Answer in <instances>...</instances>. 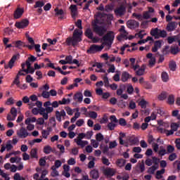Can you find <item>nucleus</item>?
<instances>
[{
    "mask_svg": "<svg viewBox=\"0 0 180 180\" xmlns=\"http://www.w3.org/2000/svg\"><path fill=\"white\" fill-rule=\"evenodd\" d=\"M82 41V30L76 29L73 32L72 37H68L66 39L65 43L67 46H78V43Z\"/></svg>",
    "mask_w": 180,
    "mask_h": 180,
    "instance_id": "1",
    "label": "nucleus"
},
{
    "mask_svg": "<svg viewBox=\"0 0 180 180\" xmlns=\"http://www.w3.org/2000/svg\"><path fill=\"white\" fill-rule=\"evenodd\" d=\"M98 23H99V20L98 19H95L92 21L91 26L93 32H94L96 34H98V36H103V34L106 33V28L103 26L98 25Z\"/></svg>",
    "mask_w": 180,
    "mask_h": 180,
    "instance_id": "2",
    "label": "nucleus"
},
{
    "mask_svg": "<svg viewBox=\"0 0 180 180\" xmlns=\"http://www.w3.org/2000/svg\"><path fill=\"white\" fill-rule=\"evenodd\" d=\"M115 39V35L112 32H110L107 33L103 37V45L107 46L108 50L112 47V44L113 43V40Z\"/></svg>",
    "mask_w": 180,
    "mask_h": 180,
    "instance_id": "3",
    "label": "nucleus"
},
{
    "mask_svg": "<svg viewBox=\"0 0 180 180\" xmlns=\"http://www.w3.org/2000/svg\"><path fill=\"white\" fill-rule=\"evenodd\" d=\"M150 34L155 39H161V38L162 39H165V37H167V31H165L164 30H160L157 27L156 28H153L150 30Z\"/></svg>",
    "mask_w": 180,
    "mask_h": 180,
    "instance_id": "4",
    "label": "nucleus"
},
{
    "mask_svg": "<svg viewBox=\"0 0 180 180\" xmlns=\"http://www.w3.org/2000/svg\"><path fill=\"white\" fill-rule=\"evenodd\" d=\"M102 50H103V46L93 44L89 49H87L86 53L88 54H95V53H98V51H102Z\"/></svg>",
    "mask_w": 180,
    "mask_h": 180,
    "instance_id": "5",
    "label": "nucleus"
},
{
    "mask_svg": "<svg viewBox=\"0 0 180 180\" xmlns=\"http://www.w3.org/2000/svg\"><path fill=\"white\" fill-rule=\"evenodd\" d=\"M19 58H20V54L17 53L15 55H13L11 59L9 60L8 65H4V68L6 70H8V68H11V70H12V68H13V64H15V61H16V60H19Z\"/></svg>",
    "mask_w": 180,
    "mask_h": 180,
    "instance_id": "6",
    "label": "nucleus"
},
{
    "mask_svg": "<svg viewBox=\"0 0 180 180\" xmlns=\"http://www.w3.org/2000/svg\"><path fill=\"white\" fill-rule=\"evenodd\" d=\"M17 136L20 139H26L31 136L30 133H28L27 129L25 127H21L19 130L17 131Z\"/></svg>",
    "mask_w": 180,
    "mask_h": 180,
    "instance_id": "7",
    "label": "nucleus"
},
{
    "mask_svg": "<svg viewBox=\"0 0 180 180\" xmlns=\"http://www.w3.org/2000/svg\"><path fill=\"white\" fill-rule=\"evenodd\" d=\"M65 116H67V114L65 113V111L64 110H61L60 111H58V110L56 111V117L58 122H61V120H65Z\"/></svg>",
    "mask_w": 180,
    "mask_h": 180,
    "instance_id": "8",
    "label": "nucleus"
},
{
    "mask_svg": "<svg viewBox=\"0 0 180 180\" xmlns=\"http://www.w3.org/2000/svg\"><path fill=\"white\" fill-rule=\"evenodd\" d=\"M15 26L17 29H25L29 26V20L25 19L20 22H15Z\"/></svg>",
    "mask_w": 180,
    "mask_h": 180,
    "instance_id": "9",
    "label": "nucleus"
},
{
    "mask_svg": "<svg viewBox=\"0 0 180 180\" xmlns=\"http://www.w3.org/2000/svg\"><path fill=\"white\" fill-rule=\"evenodd\" d=\"M127 26L129 29H137L140 23L134 20H129L127 22Z\"/></svg>",
    "mask_w": 180,
    "mask_h": 180,
    "instance_id": "10",
    "label": "nucleus"
},
{
    "mask_svg": "<svg viewBox=\"0 0 180 180\" xmlns=\"http://www.w3.org/2000/svg\"><path fill=\"white\" fill-rule=\"evenodd\" d=\"M96 95H98V96H102L103 99H108V98H110V93H103V90H102V89H96Z\"/></svg>",
    "mask_w": 180,
    "mask_h": 180,
    "instance_id": "11",
    "label": "nucleus"
},
{
    "mask_svg": "<svg viewBox=\"0 0 180 180\" xmlns=\"http://www.w3.org/2000/svg\"><path fill=\"white\" fill-rule=\"evenodd\" d=\"M114 12L116 16H123V15L126 13V8L124 7V6L122 5L120 7L117 8L115 10H114Z\"/></svg>",
    "mask_w": 180,
    "mask_h": 180,
    "instance_id": "12",
    "label": "nucleus"
},
{
    "mask_svg": "<svg viewBox=\"0 0 180 180\" xmlns=\"http://www.w3.org/2000/svg\"><path fill=\"white\" fill-rule=\"evenodd\" d=\"M115 173L116 172L115 171V169L110 167H107L106 169H104L103 170V174L105 176H113V175H115Z\"/></svg>",
    "mask_w": 180,
    "mask_h": 180,
    "instance_id": "13",
    "label": "nucleus"
},
{
    "mask_svg": "<svg viewBox=\"0 0 180 180\" xmlns=\"http://www.w3.org/2000/svg\"><path fill=\"white\" fill-rule=\"evenodd\" d=\"M83 99H84V95H82V93L81 92H77L73 96V100L75 101V102H77L78 103H81Z\"/></svg>",
    "mask_w": 180,
    "mask_h": 180,
    "instance_id": "14",
    "label": "nucleus"
},
{
    "mask_svg": "<svg viewBox=\"0 0 180 180\" xmlns=\"http://www.w3.org/2000/svg\"><path fill=\"white\" fill-rule=\"evenodd\" d=\"M162 45V40H158L154 42L153 47L152 48L153 53H157L159 49H161V46Z\"/></svg>",
    "mask_w": 180,
    "mask_h": 180,
    "instance_id": "15",
    "label": "nucleus"
},
{
    "mask_svg": "<svg viewBox=\"0 0 180 180\" xmlns=\"http://www.w3.org/2000/svg\"><path fill=\"white\" fill-rule=\"evenodd\" d=\"M26 66L27 69L24 70V72H25V74H33L34 72L36 69L32 68V63L29 61H26Z\"/></svg>",
    "mask_w": 180,
    "mask_h": 180,
    "instance_id": "16",
    "label": "nucleus"
},
{
    "mask_svg": "<svg viewBox=\"0 0 180 180\" xmlns=\"http://www.w3.org/2000/svg\"><path fill=\"white\" fill-rule=\"evenodd\" d=\"M146 68H147V66L146 65H142L141 67L138 70H135L136 75L139 77H141V75H144L146 72Z\"/></svg>",
    "mask_w": 180,
    "mask_h": 180,
    "instance_id": "17",
    "label": "nucleus"
},
{
    "mask_svg": "<svg viewBox=\"0 0 180 180\" xmlns=\"http://www.w3.org/2000/svg\"><path fill=\"white\" fill-rule=\"evenodd\" d=\"M53 130V129L51 127H48L46 129H43L41 131V136L43 139H47L49 136L50 135V132Z\"/></svg>",
    "mask_w": 180,
    "mask_h": 180,
    "instance_id": "18",
    "label": "nucleus"
},
{
    "mask_svg": "<svg viewBox=\"0 0 180 180\" xmlns=\"http://www.w3.org/2000/svg\"><path fill=\"white\" fill-rule=\"evenodd\" d=\"M70 10L71 12L72 18H75L78 13V8H77V5L72 4L70 6Z\"/></svg>",
    "mask_w": 180,
    "mask_h": 180,
    "instance_id": "19",
    "label": "nucleus"
},
{
    "mask_svg": "<svg viewBox=\"0 0 180 180\" xmlns=\"http://www.w3.org/2000/svg\"><path fill=\"white\" fill-rule=\"evenodd\" d=\"M24 10L23 8H18L14 12V18L15 19H19L23 15Z\"/></svg>",
    "mask_w": 180,
    "mask_h": 180,
    "instance_id": "20",
    "label": "nucleus"
},
{
    "mask_svg": "<svg viewBox=\"0 0 180 180\" xmlns=\"http://www.w3.org/2000/svg\"><path fill=\"white\" fill-rule=\"evenodd\" d=\"M176 25L175 22H169L166 27L167 32H174V30L176 29Z\"/></svg>",
    "mask_w": 180,
    "mask_h": 180,
    "instance_id": "21",
    "label": "nucleus"
},
{
    "mask_svg": "<svg viewBox=\"0 0 180 180\" xmlns=\"http://www.w3.org/2000/svg\"><path fill=\"white\" fill-rule=\"evenodd\" d=\"M90 176L93 179H98V178H99V170L96 169H94L93 170H91L90 172Z\"/></svg>",
    "mask_w": 180,
    "mask_h": 180,
    "instance_id": "22",
    "label": "nucleus"
},
{
    "mask_svg": "<svg viewBox=\"0 0 180 180\" xmlns=\"http://www.w3.org/2000/svg\"><path fill=\"white\" fill-rule=\"evenodd\" d=\"M120 32L121 33V37H123L124 39H127V36H129V32L125 30L124 25L121 26Z\"/></svg>",
    "mask_w": 180,
    "mask_h": 180,
    "instance_id": "23",
    "label": "nucleus"
},
{
    "mask_svg": "<svg viewBox=\"0 0 180 180\" xmlns=\"http://www.w3.org/2000/svg\"><path fill=\"white\" fill-rule=\"evenodd\" d=\"M129 61L131 63V68H132L134 71H136V70H138V68H140V65H134L136 63V58H131L129 59Z\"/></svg>",
    "mask_w": 180,
    "mask_h": 180,
    "instance_id": "24",
    "label": "nucleus"
},
{
    "mask_svg": "<svg viewBox=\"0 0 180 180\" xmlns=\"http://www.w3.org/2000/svg\"><path fill=\"white\" fill-rule=\"evenodd\" d=\"M30 155L31 158H35L37 160L39 158V155H37V148H34L31 149Z\"/></svg>",
    "mask_w": 180,
    "mask_h": 180,
    "instance_id": "25",
    "label": "nucleus"
},
{
    "mask_svg": "<svg viewBox=\"0 0 180 180\" xmlns=\"http://www.w3.org/2000/svg\"><path fill=\"white\" fill-rule=\"evenodd\" d=\"M75 141L76 142V143L77 144V146H80L82 147V148H84V147H85V146H88V141H82V140H77L75 139Z\"/></svg>",
    "mask_w": 180,
    "mask_h": 180,
    "instance_id": "26",
    "label": "nucleus"
},
{
    "mask_svg": "<svg viewBox=\"0 0 180 180\" xmlns=\"http://www.w3.org/2000/svg\"><path fill=\"white\" fill-rule=\"evenodd\" d=\"M129 78H130V74H129V72H122V77H121V81H122V82H126L127 79H129Z\"/></svg>",
    "mask_w": 180,
    "mask_h": 180,
    "instance_id": "27",
    "label": "nucleus"
},
{
    "mask_svg": "<svg viewBox=\"0 0 180 180\" xmlns=\"http://www.w3.org/2000/svg\"><path fill=\"white\" fill-rule=\"evenodd\" d=\"M169 68L171 71H176V63L174 60H170L169 63Z\"/></svg>",
    "mask_w": 180,
    "mask_h": 180,
    "instance_id": "28",
    "label": "nucleus"
},
{
    "mask_svg": "<svg viewBox=\"0 0 180 180\" xmlns=\"http://www.w3.org/2000/svg\"><path fill=\"white\" fill-rule=\"evenodd\" d=\"M147 105H148V102L144 98H142L139 103V105L141 106V109H146Z\"/></svg>",
    "mask_w": 180,
    "mask_h": 180,
    "instance_id": "29",
    "label": "nucleus"
},
{
    "mask_svg": "<svg viewBox=\"0 0 180 180\" xmlns=\"http://www.w3.org/2000/svg\"><path fill=\"white\" fill-rule=\"evenodd\" d=\"M84 34L86 36V37H88V39H92V37H94V32H92V30H91L90 28H88L86 30Z\"/></svg>",
    "mask_w": 180,
    "mask_h": 180,
    "instance_id": "30",
    "label": "nucleus"
},
{
    "mask_svg": "<svg viewBox=\"0 0 180 180\" xmlns=\"http://www.w3.org/2000/svg\"><path fill=\"white\" fill-rule=\"evenodd\" d=\"M163 174H165V169H162L156 172V179H162Z\"/></svg>",
    "mask_w": 180,
    "mask_h": 180,
    "instance_id": "31",
    "label": "nucleus"
},
{
    "mask_svg": "<svg viewBox=\"0 0 180 180\" xmlns=\"http://www.w3.org/2000/svg\"><path fill=\"white\" fill-rule=\"evenodd\" d=\"M126 164V160L124 159H117L116 161V165H117V167H124Z\"/></svg>",
    "mask_w": 180,
    "mask_h": 180,
    "instance_id": "32",
    "label": "nucleus"
},
{
    "mask_svg": "<svg viewBox=\"0 0 180 180\" xmlns=\"http://www.w3.org/2000/svg\"><path fill=\"white\" fill-rule=\"evenodd\" d=\"M167 96L168 94H167V92L165 91H163L158 96V99L159 101H165V99H167Z\"/></svg>",
    "mask_w": 180,
    "mask_h": 180,
    "instance_id": "33",
    "label": "nucleus"
},
{
    "mask_svg": "<svg viewBox=\"0 0 180 180\" xmlns=\"http://www.w3.org/2000/svg\"><path fill=\"white\" fill-rule=\"evenodd\" d=\"M20 161H22V158L13 157L10 158V162H11V164H14V162L19 164Z\"/></svg>",
    "mask_w": 180,
    "mask_h": 180,
    "instance_id": "34",
    "label": "nucleus"
},
{
    "mask_svg": "<svg viewBox=\"0 0 180 180\" xmlns=\"http://www.w3.org/2000/svg\"><path fill=\"white\" fill-rule=\"evenodd\" d=\"M13 44L14 47H16V49H20L23 46V41L18 40L13 41Z\"/></svg>",
    "mask_w": 180,
    "mask_h": 180,
    "instance_id": "35",
    "label": "nucleus"
},
{
    "mask_svg": "<svg viewBox=\"0 0 180 180\" xmlns=\"http://www.w3.org/2000/svg\"><path fill=\"white\" fill-rule=\"evenodd\" d=\"M169 105H174L175 103V96L173 94H170L167 98Z\"/></svg>",
    "mask_w": 180,
    "mask_h": 180,
    "instance_id": "36",
    "label": "nucleus"
},
{
    "mask_svg": "<svg viewBox=\"0 0 180 180\" xmlns=\"http://www.w3.org/2000/svg\"><path fill=\"white\" fill-rule=\"evenodd\" d=\"M156 169H158V166L153 165L152 167H149L148 172V174H151L153 175L155 172Z\"/></svg>",
    "mask_w": 180,
    "mask_h": 180,
    "instance_id": "37",
    "label": "nucleus"
},
{
    "mask_svg": "<svg viewBox=\"0 0 180 180\" xmlns=\"http://www.w3.org/2000/svg\"><path fill=\"white\" fill-rule=\"evenodd\" d=\"M37 119L34 117H30V118H27L25 121V124H29V123H34Z\"/></svg>",
    "mask_w": 180,
    "mask_h": 180,
    "instance_id": "38",
    "label": "nucleus"
},
{
    "mask_svg": "<svg viewBox=\"0 0 180 180\" xmlns=\"http://www.w3.org/2000/svg\"><path fill=\"white\" fill-rule=\"evenodd\" d=\"M162 79L163 82H167V81L169 79V77L168 76V73L163 72L162 73Z\"/></svg>",
    "mask_w": 180,
    "mask_h": 180,
    "instance_id": "39",
    "label": "nucleus"
},
{
    "mask_svg": "<svg viewBox=\"0 0 180 180\" xmlns=\"http://www.w3.org/2000/svg\"><path fill=\"white\" fill-rule=\"evenodd\" d=\"M155 58H152L151 59H149L148 60V67L150 68H153V67H154V65H155Z\"/></svg>",
    "mask_w": 180,
    "mask_h": 180,
    "instance_id": "40",
    "label": "nucleus"
},
{
    "mask_svg": "<svg viewBox=\"0 0 180 180\" xmlns=\"http://www.w3.org/2000/svg\"><path fill=\"white\" fill-rule=\"evenodd\" d=\"M52 172H51V176H53V178L56 176H58L59 174H58V171H57V169H56L55 167H51Z\"/></svg>",
    "mask_w": 180,
    "mask_h": 180,
    "instance_id": "41",
    "label": "nucleus"
},
{
    "mask_svg": "<svg viewBox=\"0 0 180 180\" xmlns=\"http://www.w3.org/2000/svg\"><path fill=\"white\" fill-rule=\"evenodd\" d=\"M62 164L63 163L61 162V160H55L54 165L52 166V168H56L57 169L58 168H60V167H61Z\"/></svg>",
    "mask_w": 180,
    "mask_h": 180,
    "instance_id": "42",
    "label": "nucleus"
},
{
    "mask_svg": "<svg viewBox=\"0 0 180 180\" xmlns=\"http://www.w3.org/2000/svg\"><path fill=\"white\" fill-rule=\"evenodd\" d=\"M44 6V2L43 1H36L35 5L34 6V8L36 9L37 8H43Z\"/></svg>",
    "mask_w": 180,
    "mask_h": 180,
    "instance_id": "43",
    "label": "nucleus"
},
{
    "mask_svg": "<svg viewBox=\"0 0 180 180\" xmlns=\"http://www.w3.org/2000/svg\"><path fill=\"white\" fill-rule=\"evenodd\" d=\"M89 117L91 119H96V117H98V113L94 111H90L89 112Z\"/></svg>",
    "mask_w": 180,
    "mask_h": 180,
    "instance_id": "44",
    "label": "nucleus"
},
{
    "mask_svg": "<svg viewBox=\"0 0 180 180\" xmlns=\"http://www.w3.org/2000/svg\"><path fill=\"white\" fill-rule=\"evenodd\" d=\"M51 151H52V149H51V146H46L44 148V153L45 154H50Z\"/></svg>",
    "mask_w": 180,
    "mask_h": 180,
    "instance_id": "45",
    "label": "nucleus"
},
{
    "mask_svg": "<svg viewBox=\"0 0 180 180\" xmlns=\"http://www.w3.org/2000/svg\"><path fill=\"white\" fill-rule=\"evenodd\" d=\"M11 114L14 117H16V116H18V110L16 109V108L15 107L11 108Z\"/></svg>",
    "mask_w": 180,
    "mask_h": 180,
    "instance_id": "46",
    "label": "nucleus"
},
{
    "mask_svg": "<svg viewBox=\"0 0 180 180\" xmlns=\"http://www.w3.org/2000/svg\"><path fill=\"white\" fill-rule=\"evenodd\" d=\"M174 41H176V36L175 37H169L167 38V42L169 44H172Z\"/></svg>",
    "mask_w": 180,
    "mask_h": 180,
    "instance_id": "47",
    "label": "nucleus"
},
{
    "mask_svg": "<svg viewBox=\"0 0 180 180\" xmlns=\"http://www.w3.org/2000/svg\"><path fill=\"white\" fill-rule=\"evenodd\" d=\"M71 101L70 98L66 99L65 98H63L62 101H59L60 105H67V103H70Z\"/></svg>",
    "mask_w": 180,
    "mask_h": 180,
    "instance_id": "48",
    "label": "nucleus"
},
{
    "mask_svg": "<svg viewBox=\"0 0 180 180\" xmlns=\"http://www.w3.org/2000/svg\"><path fill=\"white\" fill-rule=\"evenodd\" d=\"M178 127H179V124L175 122L171 124V129L173 131H176V130H178Z\"/></svg>",
    "mask_w": 180,
    "mask_h": 180,
    "instance_id": "49",
    "label": "nucleus"
},
{
    "mask_svg": "<svg viewBox=\"0 0 180 180\" xmlns=\"http://www.w3.org/2000/svg\"><path fill=\"white\" fill-rule=\"evenodd\" d=\"M158 154L161 156L165 155V154H167V150H165L164 147L160 146V150L158 151Z\"/></svg>",
    "mask_w": 180,
    "mask_h": 180,
    "instance_id": "50",
    "label": "nucleus"
},
{
    "mask_svg": "<svg viewBox=\"0 0 180 180\" xmlns=\"http://www.w3.org/2000/svg\"><path fill=\"white\" fill-rule=\"evenodd\" d=\"M170 52L172 54H178V53H179V47H172Z\"/></svg>",
    "mask_w": 180,
    "mask_h": 180,
    "instance_id": "51",
    "label": "nucleus"
},
{
    "mask_svg": "<svg viewBox=\"0 0 180 180\" xmlns=\"http://www.w3.org/2000/svg\"><path fill=\"white\" fill-rule=\"evenodd\" d=\"M127 94H129V95H131V94L134 92V89L133 88V86L131 85L128 86L127 88Z\"/></svg>",
    "mask_w": 180,
    "mask_h": 180,
    "instance_id": "52",
    "label": "nucleus"
},
{
    "mask_svg": "<svg viewBox=\"0 0 180 180\" xmlns=\"http://www.w3.org/2000/svg\"><path fill=\"white\" fill-rule=\"evenodd\" d=\"M132 16L134 18H136V19H137L138 20H143V15H141V14L134 13L132 14Z\"/></svg>",
    "mask_w": 180,
    "mask_h": 180,
    "instance_id": "53",
    "label": "nucleus"
},
{
    "mask_svg": "<svg viewBox=\"0 0 180 180\" xmlns=\"http://www.w3.org/2000/svg\"><path fill=\"white\" fill-rule=\"evenodd\" d=\"M22 160L24 161H29L30 160V155L27 154V153H22Z\"/></svg>",
    "mask_w": 180,
    "mask_h": 180,
    "instance_id": "54",
    "label": "nucleus"
},
{
    "mask_svg": "<svg viewBox=\"0 0 180 180\" xmlns=\"http://www.w3.org/2000/svg\"><path fill=\"white\" fill-rule=\"evenodd\" d=\"M66 113L69 115V116H72L74 115V110L71 109L70 107H66L65 108Z\"/></svg>",
    "mask_w": 180,
    "mask_h": 180,
    "instance_id": "55",
    "label": "nucleus"
},
{
    "mask_svg": "<svg viewBox=\"0 0 180 180\" xmlns=\"http://www.w3.org/2000/svg\"><path fill=\"white\" fill-rule=\"evenodd\" d=\"M152 162L153 164H155L154 165H155L156 167H158V163L160 162V159H158V158H157V157H153Z\"/></svg>",
    "mask_w": 180,
    "mask_h": 180,
    "instance_id": "56",
    "label": "nucleus"
},
{
    "mask_svg": "<svg viewBox=\"0 0 180 180\" xmlns=\"http://www.w3.org/2000/svg\"><path fill=\"white\" fill-rule=\"evenodd\" d=\"M96 141H102V140H103V135H102V134L98 133L96 135Z\"/></svg>",
    "mask_w": 180,
    "mask_h": 180,
    "instance_id": "57",
    "label": "nucleus"
},
{
    "mask_svg": "<svg viewBox=\"0 0 180 180\" xmlns=\"http://www.w3.org/2000/svg\"><path fill=\"white\" fill-rule=\"evenodd\" d=\"M102 162L104 165H107V166L110 165V162H109V159L105 157L102 158Z\"/></svg>",
    "mask_w": 180,
    "mask_h": 180,
    "instance_id": "58",
    "label": "nucleus"
},
{
    "mask_svg": "<svg viewBox=\"0 0 180 180\" xmlns=\"http://www.w3.org/2000/svg\"><path fill=\"white\" fill-rule=\"evenodd\" d=\"M115 147H117V143L116 142V141L110 142L109 148L112 149L115 148Z\"/></svg>",
    "mask_w": 180,
    "mask_h": 180,
    "instance_id": "59",
    "label": "nucleus"
},
{
    "mask_svg": "<svg viewBox=\"0 0 180 180\" xmlns=\"http://www.w3.org/2000/svg\"><path fill=\"white\" fill-rule=\"evenodd\" d=\"M84 123H85V121H84V119H79L76 122V126H77L78 127H81V126H82Z\"/></svg>",
    "mask_w": 180,
    "mask_h": 180,
    "instance_id": "60",
    "label": "nucleus"
},
{
    "mask_svg": "<svg viewBox=\"0 0 180 180\" xmlns=\"http://www.w3.org/2000/svg\"><path fill=\"white\" fill-rule=\"evenodd\" d=\"M39 164L40 167H45L46 166V159H44V158H40Z\"/></svg>",
    "mask_w": 180,
    "mask_h": 180,
    "instance_id": "61",
    "label": "nucleus"
},
{
    "mask_svg": "<svg viewBox=\"0 0 180 180\" xmlns=\"http://www.w3.org/2000/svg\"><path fill=\"white\" fill-rule=\"evenodd\" d=\"M113 11V6L112 5H107L105 7V12H112Z\"/></svg>",
    "mask_w": 180,
    "mask_h": 180,
    "instance_id": "62",
    "label": "nucleus"
},
{
    "mask_svg": "<svg viewBox=\"0 0 180 180\" xmlns=\"http://www.w3.org/2000/svg\"><path fill=\"white\" fill-rule=\"evenodd\" d=\"M174 160H176V153H172L169 156V161H174Z\"/></svg>",
    "mask_w": 180,
    "mask_h": 180,
    "instance_id": "63",
    "label": "nucleus"
},
{
    "mask_svg": "<svg viewBox=\"0 0 180 180\" xmlns=\"http://www.w3.org/2000/svg\"><path fill=\"white\" fill-rule=\"evenodd\" d=\"M65 60L68 64H72V57L71 56H66Z\"/></svg>",
    "mask_w": 180,
    "mask_h": 180,
    "instance_id": "64",
    "label": "nucleus"
}]
</instances>
